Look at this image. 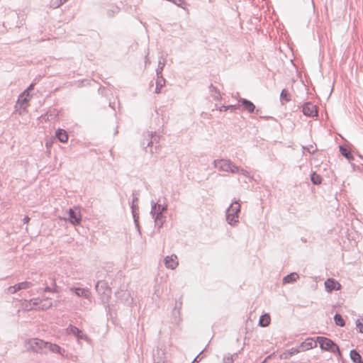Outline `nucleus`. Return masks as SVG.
I'll return each mask as SVG.
<instances>
[{
    "label": "nucleus",
    "instance_id": "1",
    "mask_svg": "<svg viewBox=\"0 0 363 363\" xmlns=\"http://www.w3.org/2000/svg\"><path fill=\"white\" fill-rule=\"evenodd\" d=\"M160 140V135L155 131H146L143 133V139L142 145L146 149V152L150 154L157 153L161 147L159 145Z\"/></svg>",
    "mask_w": 363,
    "mask_h": 363
},
{
    "label": "nucleus",
    "instance_id": "2",
    "mask_svg": "<svg viewBox=\"0 0 363 363\" xmlns=\"http://www.w3.org/2000/svg\"><path fill=\"white\" fill-rule=\"evenodd\" d=\"M240 208V201L234 200L226 209L225 219L230 225L235 226L239 223Z\"/></svg>",
    "mask_w": 363,
    "mask_h": 363
},
{
    "label": "nucleus",
    "instance_id": "3",
    "mask_svg": "<svg viewBox=\"0 0 363 363\" xmlns=\"http://www.w3.org/2000/svg\"><path fill=\"white\" fill-rule=\"evenodd\" d=\"M316 343L319 344L320 347L325 351H328L334 354H338L339 356H341V352L338 345L331 339L328 338L323 336H317L316 340L314 343V345H316Z\"/></svg>",
    "mask_w": 363,
    "mask_h": 363
},
{
    "label": "nucleus",
    "instance_id": "4",
    "mask_svg": "<svg viewBox=\"0 0 363 363\" xmlns=\"http://www.w3.org/2000/svg\"><path fill=\"white\" fill-rule=\"evenodd\" d=\"M47 342L39 338H30L25 342L27 351L35 353L45 354L46 352L44 350L47 349Z\"/></svg>",
    "mask_w": 363,
    "mask_h": 363
},
{
    "label": "nucleus",
    "instance_id": "5",
    "mask_svg": "<svg viewBox=\"0 0 363 363\" xmlns=\"http://www.w3.org/2000/svg\"><path fill=\"white\" fill-rule=\"evenodd\" d=\"M213 166L217 168L219 171L235 173L238 171V166L232 162L230 160L220 159L215 160L213 161Z\"/></svg>",
    "mask_w": 363,
    "mask_h": 363
},
{
    "label": "nucleus",
    "instance_id": "6",
    "mask_svg": "<svg viewBox=\"0 0 363 363\" xmlns=\"http://www.w3.org/2000/svg\"><path fill=\"white\" fill-rule=\"evenodd\" d=\"M95 289L103 299H108L110 297L111 294V289L109 287L108 283L106 281H98L96 284Z\"/></svg>",
    "mask_w": 363,
    "mask_h": 363
},
{
    "label": "nucleus",
    "instance_id": "7",
    "mask_svg": "<svg viewBox=\"0 0 363 363\" xmlns=\"http://www.w3.org/2000/svg\"><path fill=\"white\" fill-rule=\"evenodd\" d=\"M160 199H158L157 202L151 201V211L150 213H159L164 214L167 211L168 205L167 203L166 198H164V202L160 203Z\"/></svg>",
    "mask_w": 363,
    "mask_h": 363
},
{
    "label": "nucleus",
    "instance_id": "8",
    "mask_svg": "<svg viewBox=\"0 0 363 363\" xmlns=\"http://www.w3.org/2000/svg\"><path fill=\"white\" fill-rule=\"evenodd\" d=\"M66 330L67 333L74 335L77 337L78 342H80L81 340L88 342L89 340L88 336L74 325L70 324Z\"/></svg>",
    "mask_w": 363,
    "mask_h": 363
},
{
    "label": "nucleus",
    "instance_id": "9",
    "mask_svg": "<svg viewBox=\"0 0 363 363\" xmlns=\"http://www.w3.org/2000/svg\"><path fill=\"white\" fill-rule=\"evenodd\" d=\"M302 112L303 115L308 117L317 116L318 114V108L311 102H306L302 106Z\"/></svg>",
    "mask_w": 363,
    "mask_h": 363
},
{
    "label": "nucleus",
    "instance_id": "10",
    "mask_svg": "<svg viewBox=\"0 0 363 363\" xmlns=\"http://www.w3.org/2000/svg\"><path fill=\"white\" fill-rule=\"evenodd\" d=\"M45 285L43 289V291L45 292H52V293H57L58 292V286H57L55 279L50 277L48 279L45 281Z\"/></svg>",
    "mask_w": 363,
    "mask_h": 363
},
{
    "label": "nucleus",
    "instance_id": "11",
    "mask_svg": "<svg viewBox=\"0 0 363 363\" xmlns=\"http://www.w3.org/2000/svg\"><path fill=\"white\" fill-rule=\"evenodd\" d=\"M325 290L328 292L338 291L341 289L340 284L333 278H328L324 283Z\"/></svg>",
    "mask_w": 363,
    "mask_h": 363
},
{
    "label": "nucleus",
    "instance_id": "12",
    "mask_svg": "<svg viewBox=\"0 0 363 363\" xmlns=\"http://www.w3.org/2000/svg\"><path fill=\"white\" fill-rule=\"evenodd\" d=\"M239 102L242 109L248 111L250 113H253L255 111L257 113L259 112V109H256L255 104L250 100L241 98L239 99Z\"/></svg>",
    "mask_w": 363,
    "mask_h": 363
},
{
    "label": "nucleus",
    "instance_id": "13",
    "mask_svg": "<svg viewBox=\"0 0 363 363\" xmlns=\"http://www.w3.org/2000/svg\"><path fill=\"white\" fill-rule=\"evenodd\" d=\"M131 208V213L133 218L134 224L135 225V228H137V230L138 233L140 235V226L139 223V207L137 205L130 206Z\"/></svg>",
    "mask_w": 363,
    "mask_h": 363
},
{
    "label": "nucleus",
    "instance_id": "14",
    "mask_svg": "<svg viewBox=\"0 0 363 363\" xmlns=\"http://www.w3.org/2000/svg\"><path fill=\"white\" fill-rule=\"evenodd\" d=\"M164 264L167 268L174 269L179 264L177 255H172L164 258Z\"/></svg>",
    "mask_w": 363,
    "mask_h": 363
},
{
    "label": "nucleus",
    "instance_id": "15",
    "mask_svg": "<svg viewBox=\"0 0 363 363\" xmlns=\"http://www.w3.org/2000/svg\"><path fill=\"white\" fill-rule=\"evenodd\" d=\"M32 286V283L29 281H23L18 284H15L14 286H10L9 288V291L11 294H15L18 291L21 289H26L30 288Z\"/></svg>",
    "mask_w": 363,
    "mask_h": 363
},
{
    "label": "nucleus",
    "instance_id": "16",
    "mask_svg": "<svg viewBox=\"0 0 363 363\" xmlns=\"http://www.w3.org/2000/svg\"><path fill=\"white\" fill-rule=\"evenodd\" d=\"M152 218L154 219L155 225L159 230L163 227L164 222L166 221V216L164 214L159 213H150Z\"/></svg>",
    "mask_w": 363,
    "mask_h": 363
},
{
    "label": "nucleus",
    "instance_id": "17",
    "mask_svg": "<svg viewBox=\"0 0 363 363\" xmlns=\"http://www.w3.org/2000/svg\"><path fill=\"white\" fill-rule=\"evenodd\" d=\"M70 291L74 293L78 297H84L86 298H89L91 293L89 289L79 288V287H72L70 288Z\"/></svg>",
    "mask_w": 363,
    "mask_h": 363
},
{
    "label": "nucleus",
    "instance_id": "18",
    "mask_svg": "<svg viewBox=\"0 0 363 363\" xmlns=\"http://www.w3.org/2000/svg\"><path fill=\"white\" fill-rule=\"evenodd\" d=\"M69 220L73 225L79 224L81 221V215L79 213L76 212L74 210L69 209Z\"/></svg>",
    "mask_w": 363,
    "mask_h": 363
},
{
    "label": "nucleus",
    "instance_id": "19",
    "mask_svg": "<svg viewBox=\"0 0 363 363\" xmlns=\"http://www.w3.org/2000/svg\"><path fill=\"white\" fill-rule=\"evenodd\" d=\"M55 137L61 143H67L69 138L68 134L64 129L58 128L55 132Z\"/></svg>",
    "mask_w": 363,
    "mask_h": 363
},
{
    "label": "nucleus",
    "instance_id": "20",
    "mask_svg": "<svg viewBox=\"0 0 363 363\" xmlns=\"http://www.w3.org/2000/svg\"><path fill=\"white\" fill-rule=\"evenodd\" d=\"M340 152L342 156H344L347 160L351 161L354 159V157L350 152V150L344 145L339 146Z\"/></svg>",
    "mask_w": 363,
    "mask_h": 363
},
{
    "label": "nucleus",
    "instance_id": "21",
    "mask_svg": "<svg viewBox=\"0 0 363 363\" xmlns=\"http://www.w3.org/2000/svg\"><path fill=\"white\" fill-rule=\"evenodd\" d=\"M156 81V87L155 92L156 94H160L161 92V89L165 85V79L162 77V75L157 76Z\"/></svg>",
    "mask_w": 363,
    "mask_h": 363
},
{
    "label": "nucleus",
    "instance_id": "22",
    "mask_svg": "<svg viewBox=\"0 0 363 363\" xmlns=\"http://www.w3.org/2000/svg\"><path fill=\"white\" fill-rule=\"evenodd\" d=\"M299 276L296 272L290 273L283 278V284H291L296 281L298 279Z\"/></svg>",
    "mask_w": 363,
    "mask_h": 363
},
{
    "label": "nucleus",
    "instance_id": "23",
    "mask_svg": "<svg viewBox=\"0 0 363 363\" xmlns=\"http://www.w3.org/2000/svg\"><path fill=\"white\" fill-rule=\"evenodd\" d=\"M52 302L51 298H43L40 306H39L38 308H37V309L45 311V310L50 308L52 307Z\"/></svg>",
    "mask_w": 363,
    "mask_h": 363
},
{
    "label": "nucleus",
    "instance_id": "24",
    "mask_svg": "<svg viewBox=\"0 0 363 363\" xmlns=\"http://www.w3.org/2000/svg\"><path fill=\"white\" fill-rule=\"evenodd\" d=\"M209 91L211 93V96L215 99V100H221L222 97L220 93V91L218 89L216 86H214L212 84L209 86Z\"/></svg>",
    "mask_w": 363,
    "mask_h": 363
},
{
    "label": "nucleus",
    "instance_id": "25",
    "mask_svg": "<svg viewBox=\"0 0 363 363\" xmlns=\"http://www.w3.org/2000/svg\"><path fill=\"white\" fill-rule=\"evenodd\" d=\"M270 315L268 313L262 315L259 320V325L261 327H267L270 323Z\"/></svg>",
    "mask_w": 363,
    "mask_h": 363
},
{
    "label": "nucleus",
    "instance_id": "26",
    "mask_svg": "<svg viewBox=\"0 0 363 363\" xmlns=\"http://www.w3.org/2000/svg\"><path fill=\"white\" fill-rule=\"evenodd\" d=\"M291 101V94L286 89H282L280 94V101L282 104Z\"/></svg>",
    "mask_w": 363,
    "mask_h": 363
},
{
    "label": "nucleus",
    "instance_id": "27",
    "mask_svg": "<svg viewBox=\"0 0 363 363\" xmlns=\"http://www.w3.org/2000/svg\"><path fill=\"white\" fill-rule=\"evenodd\" d=\"M106 10V15L108 17H113L120 11V8L115 4H110Z\"/></svg>",
    "mask_w": 363,
    "mask_h": 363
},
{
    "label": "nucleus",
    "instance_id": "28",
    "mask_svg": "<svg viewBox=\"0 0 363 363\" xmlns=\"http://www.w3.org/2000/svg\"><path fill=\"white\" fill-rule=\"evenodd\" d=\"M350 356L354 363H359L363 359L359 353L356 350H352L350 352Z\"/></svg>",
    "mask_w": 363,
    "mask_h": 363
},
{
    "label": "nucleus",
    "instance_id": "29",
    "mask_svg": "<svg viewBox=\"0 0 363 363\" xmlns=\"http://www.w3.org/2000/svg\"><path fill=\"white\" fill-rule=\"evenodd\" d=\"M165 63H166V59L164 58L163 57H160L159 59V62H158V66L156 69L157 76L162 75V71L165 66Z\"/></svg>",
    "mask_w": 363,
    "mask_h": 363
},
{
    "label": "nucleus",
    "instance_id": "30",
    "mask_svg": "<svg viewBox=\"0 0 363 363\" xmlns=\"http://www.w3.org/2000/svg\"><path fill=\"white\" fill-rule=\"evenodd\" d=\"M311 181L314 185H318L322 182V177L316 172H313L311 174Z\"/></svg>",
    "mask_w": 363,
    "mask_h": 363
},
{
    "label": "nucleus",
    "instance_id": "31",
    "mask_svg": "<svg viewBox=\"0 0 363 363\" xmlns=\"http://www.w3.org/2000/svg\"><path fill=\"white\" fill-rule=\"evenodd\" d=\"M299 352H300V350L298 349L292 347L289 350H286L283 353V356L284 357V358L288 359V358H290L292 356L298 354Z\"/></svg>",
    "mask_w": 363,
    "mask_h": 363
},
{
    "label": "nucleus",
    "instance_id": "32",
    "mask_svg": "<svg viewBox=\"0 0 363 363\" xmlns=\"http://www.w3.org/2000/svg\"><path fill=\"white\" fill-rule=\"evenodd\" d=\"M239 108H240V105L222 106L219 108V111L221 112L227 111H230V112H234Z\"/></svg>",
    "mask_w": 363,
    "mask_h": 363
},
{
    "label": "nucleus",
    "instance_id": "33",
    "mask_svg": "<svg viewBox=\"0 0 363 363\" xmlns=\"http://www.w3.org/2000/svg\"><path fill=\"white\" fill-rule=\"evenodd\" d=\"M334 320L337 325L340 327H344L345 325V320L342 316L339 313H335L334 315Z\"/></svg>",
    "mask_w": 363,
    "mask_h": 363
},
{
    "label": "nucleus",
    "instance_id": "34",
    "mask_svg": "<svg viewBox=\"0 0 363 363\" xmlns=\"http://www.w3.org/2000/svg\"><path fill=\"white\" fill-rule=\"evenodd\" d=\"M47 348L52 352L57 354L60 351V346L57 344L47 342Z\"/></svg>",
    "mask_w": 363,
    "mask_h": 363
},
{
    "label": "nucleus",
    "instance_id": "35",
    "mask_svg": "<svg viewBox=\"0 0 363 363\" xmlns=\"http://www.w3.org/2000/svg\"><path fill=\"white\" fill-rule=\"evenodd\" d=\"M182 306V301L181 299L176 301L175 306H174V308L172 311L174 315H179Z\"/></svg>",
    "mask_w": 363,
    "mask_h": 363
},
{
    "label": "nucleus",
    "instance_id": "36",
    "mask_svg": "<svg viewBox=\"0 0 363 363\" xmlns=\"http://www.w3.org/2000/svg\"><path fill=\"white\" fill-rule=\"evenodd\" d=\"M29 101V99L27 97H25L24 96H22L21 94H20L18 99V104H19L21 108H23L24 106H26Z\"/></svg>",
    "mask_w": 363,
    "mask_h": 363
},
{
    "label": "nucleus",
    "instance_id": "37",
    "mask_svg": "<svg viewBox=\"0 0 363 363\" xmlns=\"http://www.w3.org/2000/svg\"><path fill=\"white\" fill-rule=\"evenodd\" d=\"M42 300L43 298H32L30 300V304L33 306H35V308L37 309V308L40 306Z\"/></svg>",
    "mask_w": 363,
    "mask_h": 363
},
{
    "label": "nucleus",
    "instance_id": "38",
    "mask_svg": "<svg viewBox=\"0 0 363 363\" xmlns=\"http://www.w3.org/2000/svg\"><path fill=\"white\" fill-rule=\"evenodd\" d=\"M42 300L43 298H32L30 300V304L33 306H35V308L37 309V308L40 306Z\"/></svg>",
    "mask_w": 363,
    "mask_h": 363
},
{
    "label": "nucleus",
    "instance_id": "39",
    "mask_svg": "<svg viewBox=\"0 0 363 363\" xmlns=\"http://www.w3.org/2000/svg\"><path fill=\"white\" fill-rule=\"evenodd\" d=\"M238 357V354L237 353H235L233 355H228V356H225L223 359V363H233V357Z\"/></svg>",
    "mask_w": 363,
    "mask_h": 363
},
{
    "label": "nucleus",
    "instance_id": "40",
    "mask_svg": "<svg viewBox=\"0 0 363 363\" xmlns=\"http://www.w3.org/2000/svg\"><path fill=\"white\" fill-rule=\"evenodd\" d=\"M313 343L312 342H302L300 345V347L302 348V350H308L309 349H311L314 347Z\"/></svg>",
    "mask_w": 363,
    "mask_h": 363
},
{
    "label": "nucleus",
    "instance_id": "41",
    "mask_svg": "<svg viewBox=\"0 0 363 363\" xmlns=\"http://www.w3.org/2000/svg\"><path fill=\"white\" fill-rule=\"evenodd\" d=\"M235 173L240 174L242 175H244L245 177L251 179L249 172L247 170L240 168L238 166V171H235Z\"/></svg>",
    "mask_w": 363,
    "mask_h": 363
},
{
    "label": "nucleus",
    "instance_id": "42",
    "mask_svg": "<svg viewBox=\"0 0 363 363\" xmlns=\"http://www.w3.org/2000/svg\"><path fill=\"white\" fill-rule=\"evenodd\" d=\"M63 3L65 2L62 0H52L51 7L57 9L60 7Z\"/></svg>",
    "mask_w": 363,
    "mask_h": 363
},
{
    "label": "nucleus",
    "instance_id": "43",
    "mask_svg": "<svg viewBox=\"0 0 363 363\" xmlns=\"http://www.w3.org/2000/svg\"><path fill=\"white\" fill-rule=\"evenodd\" d=\"M355 323H356V327L357 328L359 333H363V323L359 319H357L356 320Z\"/></svg>",
    "mask_w": 363,
    "mask_h": 363
},
{
    "label": "nucleus",
    "instance_id": "44",
    "mask_svg": "<svg viewBox=\"0 0 363 363\" xmlns=\"http://www.w3.org/2000/svg\"><path fill=\"white\" fill-rule=\"evenodd\" d=\"M204 350H205V349H203L201 352H200V353L194 359V360L191 362V363H199L203 358L201 354H203Z\"/></svg>",
    "mask_w": 363,
    "mask_h": 363
},
{
    "label": "nucleus",
    "instance_id": "45",
    "mask_svg": "<svg viewBox=\"0 0 363 363\" xmlns=\"http://www.w3.org/2000/svg\"><path fill=\"white\" fill-rule=\"evenodd\" d=\"M137 194H137L136 191H133V199H132L131 206L137 205V202L138 201V198L137 196Z\"/></svg>",
    "mask_w": 363,
    "mask_h": 363
},
{
    "label": "nucleus",
    "instance_id": "46",
    "mask_svg": "<svg viewBox=\"0 0 363 363\" xmlns=\"http://www.w3.org/2000/svg\"><path fill=\"white\" fill-rule=\"evenodd\" d=\"M59 354H60L62 357L65 358H69L68 352L64 349L60 347V351L58 352Z\"/></svg>",
    "mask_w": 363,
    "mask_h": 363
},
{
    "label": "nucleus",
    "instance_id": "47",
    "mask_svg": "<svg viewBox=\"0 0 363 363\" xmlns=\"http://www.w3.org/2000/svg\"><path fill=\"white\" fill-rule=\"evenodd\" d=\"M22 96H25L29 99L30 97V91L26 89L21 94Z\"/></svg>",
    "mask_w": 363,
    "mask_h": 363
},
{
    "label": "nucleus",
    "instance_id": "48",
    "mask_svg": "<svg viewBox=\"0 0 363 363\" xmlns=\"http://www.w3.org/2000/svg\"><path fill=\"white\" fill-rule=\"evenodd\" d=\"M34 88V84H30V86L27 88V89L30 91L31 90H33Z\"/></svg>",
    "mask_w": 363,
    "mask_h": 363
},
{
    "label": "nucleus",
    "instance_id": "49",
    "mask_svg": "<svg viewBox=\"0 0 363 363\" xmlns=\"http://www.w3.org/2000/svg\"><path fill=\"white\" fill-rule=\"evenodd\" d=\"M30 220V218L28 216H25L23 218L24 223H28Z\"/></svg>",
    "mask_w": 363,
    "mask_h": 363
},
{
    "label": "nucleus",
    "instance_id": "50",
    "mask_svg": "<svg viewBox=\"0 0 363 363\" xmlns=\"http://www.w3.org/2000/svg\"><path fill=\"white\" fill-rule=\"evenodd\" d=\"M303 149H304V150H307V151H308V152L311 153V150H310V147H303Z\"/></svg>",
    "mask_w": 363,
    "mask_h": 363
},
{
    "label": "nucleus",
    "instance_id": "51",
    "mask_svg": "<svg viewBox=\"0 0 363 363\" xmlns=\"http://www.w3.org/2000/svg\"><path fill=\"white\" fill-rule=\"evenodd\" d=\"M351 165L352 166L353 169H354V164H351Z\"/></svg>",
    "mask_w": 363,
    "mask_h": 363
},
{
    "label": "nucleus",
    "instance_id": "52",
    "mask_svg": "<svg viewBox=\"0 0 363 363\" xmlns=\"http://www.w3.org/2000/svg\"><path fill=\"white\" fill-rule=\"evenodd\" d=\"M64 2H66L67 0H62Z\"/></svg>",
    "mask_w": 363,
    "mask_h": 363
},
{
    "label": "nucleus",
    "instance_id": "53",
    "mask_svg": "<svg viewBox=\"0 0 363 363\" xmlns=\"http://www.w3.org/2000/svg\"><path fill=\"white\" fill-rule=\"evenodd\" d=\"M156 363H161V362L159 361V362H157Z\"/></svg>",
    "mask_w": 363,
    "mask_h": 363
}]
</instances>
